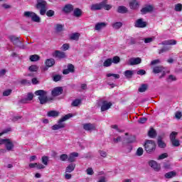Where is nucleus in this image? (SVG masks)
<instances>
[{
  "label": "nucleus",
  "mask_w": 182,
  "mask_h": 182,
  "mask_svg": "<svg viewBox=\"0 0 182 182\" xmlns=\"http://www.w3.org/2000/svg\"><path fill=\"white\" fill-rule=\"evenodd\" d=\"M35 95L38 96V100L40 101V105H46L49 102L48 98V92L45 90H40L35 92Z\"/></svg>",
  "instance_id": "f257e3e1"
},
{
  "label": "nucleus",
  "mask_w": 182,
  "mask_h": 182,
  "mask_svg": "<svg viewBox=\"0 0 182 182\" xmlns=\"http://www.w3.org/2000/svg\"><path fill=\"white\" fill-rule=\"evenodd\" d=\"M35 7L36 9L40 10L41 15H45L46 11H48V2L45 0H36Z\"/></svg>",
  "instance_id": "f03ea898"
},
{
  "label": "nucleus",
  "mask_w": 182,
  "mask_h": 182,
  "mask_svg": "<svg viewBox=\"0 0 182 182\" xmlns=\"http://www.w3.org/2000/svg\"><path fill=\"white\" fill-rule=\"evenodd\" d=\"M72 116H73L72 114H65L58 121V124H55L51 127L52 130H59L60 129H64V127H65V124L63 123V122H66V120H69V119H70Z\"/></svg>",
  "instance_id": "7ed1b4c3"
},
{
  "label": "nucleus",
  "mask_w": 182,
  "mask_h": 182,
  "mask_svg": "<svg viewBox=\"0 0 182 182\" xmlns=\"http://www.w3.org/2000/svg\"><path fill=\"white\" fill-rule=\"evenodd\" d=\"M9 39L16 48H18L19 49H25V46L22 43V41L19 39V37L10 36Z\"/></svg>",
  "instance_id": "20e7f679"
},
{
  "label": "nucleus",
  "mask_w": 182,
  "mask_h": 182,
  "mask_svg": "<svg viewBox=\"0 0 182 182\" xmlns=\"http://www.w3.org/2000/svg\"><path fill=\"white\" fill-rule=\"evenodd\" d=\"M146 153L151 154L156 151V142L153 140H146L144 144Z\"/></svg>",
  "instance_id": "39448f33"
},
{
  "label": "nucleus",
  "mask_w": 182,
  "mask_h": 182,
  "mask_svg": "<svg viewBox=\"0 0 182 182\" xmlns=\"http://www.w3.org/2000/svg\"><path fill=\"white\" fill-rule=\"evenodd\" d=\"M23 15H24L25 18H31V21H33V22H37V23L41 22V17H39V16H38L34 12L25 11Z\"/></svg>",
  "instance_id": "423d86ee"
},
{
  "label": "nucleus",
  "mask_w": 182,
  "mask_h": 182,
  "mask_svg": "<svg viewBox=\"0 0 182 182\" xmlns=\"http://www.w3.org/2000/svg\"><path fill=\"white\" fill-rule=\"evenodd\" d=\"M98 106L101 107V112H106V110H109V109L112 107V102H109L107 100H100L98 102Z\"/></svg>",
  "instance_id": "0eeeda50"
},
{
  "label": "nucleus",
  "mask_w": 182,
  "mask_h": 182,
  "mask_svg": "<svg viewBox=\"0 0 182 182\" xmlns=\"http://www.w3.org/2000/svg\"><path fill=\"white\" fill-rule=\"evenodd\" d=\"M153 73L155 74L157 73H162L161 76H159V79H162V77H164L166 76V70L163 66H156L153 68Z\"/></svg>",
  "instance_id": "6e6552de"
},
{
  "label": "nucleus",
  "mask_w": 182,
  "mask_h": 182,
  "mask_svg": "<svg viewBox=\"0 0 182 182\" xmlns=\"http://www.w3.org/2000/svg\"><path fill=\"white\" fill-rule=\"evenodd\" d=\"M141 63V58H132L128 60L127 65L129 66H134V65H140Z\"/></svg>",
  "instance_id": "1a4fd4ad"
},
{
  "label": "nucleus",
  "mask_w": 182,
  "mask_h": 182,
  "mask_svg": "<svg viewBox=\"0 0 182 182\" xmlns=\"http://www.w3.org/2000/svg\"><path fill=\"white\" fill-rule=\"evenodd\" d=\"M82 128L86 132H93L96 130V125L95 124L87 123L82 125Z\"/></svg>",
  "instance_id": "9d476101"
},
{
  "label": "nucleus",
  "mask_w": 182,
  "mask_h": 182,
  "mask_svg": "<svg viewBox=\"0 0 182 182\" xmlns=\"http://www.w3.org/2000/svg\"><path fill=\"white\" fill-rule=\"evenodd\" d=\"M135 28H146L147 22L143 21V18L137 19L134 23Z\"/></svg>",
  "instance_id": "9b49d317"
},
{
  "label": "nucleus",
  "mask_w": 182,
  "mask_h": 182,
  "mask_svg": "<svg viewBox=\"0 0 182 182\" xmlns=\"http://www.w3.org/2000/svg\"><path fill=\"white\" fill-rule=\"evenodd\" d=\"M69 73H75V65L70 63L67 65V69L63 71V75H69Z\"/></svg>",
  "instance_id": "f8f14e48"
},
{
  "label": "nucleus",
  "mask_w": 182,
  "mask_h": 182,
  "mask_svg": "<svg viewBox=\"0 0 182 182\" xmlns=\"http://www.w3.org/2000/svg\"><path fill=\"white\" fill-rule=\"evenodd\" d=\"M149 164L154 171H160V169L161 168L160 164H159L156 161H150Z\"/></svg>",
  "instance_id": "ddd939ff"
},
{
  "label": "nucleus",
  "mask_w": 182,
  "mask_h": 182,
  "mask_svg": "<svg viewBox=\"0 0 182 182\" xmlns=\"http://www.w3.org/2000/svg\"><path fill=\"white\" fill-rule=\"evenodd\" d=\"M5 147L7 151H14V147H15V146L14 145L12 140L8 139L6 142Z\"/></svg>",
  "instance_id": "4468645a"
},
{
  "label": "nucleus",
  "mask_w": 182,
  "mask_h": 182,
  "mask_svg": "<svg viewBox=\"0 0 182 182\" xmlns=\"http://www.w3.org/2000/svg\"><path fill=\"white\" fill-rule=\"evenodd\" d=\"M90 11H100L101 9H103V3L100 2L99 4H92L90 7Z\"/></svg>",
  "instance_id": "2eb2a0df"
},
{
  "label": "nucleus",
  "mask_w": 182,
  "mask_h": 182,
  "mask_svg": "<svg viewBox=\"0 0 182 182\" xmlns=\"http://www.w3.org/2000/svg\"><path fill=\"white\" fill-rule=\"evenodd\" d=\"M63 92V89L62 88V87H56L52 90L51 95L52 96L56 97L62 95Z\"/></svg>",
  "instance_id": "dca6fc26"
},
{
  "label": "nucleus",
  "mask_w": 182,
  "mask_h": 182,
  "mask_svg": "<svg viewBox=\"0 0 182 182\" xmlns=\"http://www.w3.org/2000/svg\"><path fill=\"white\" fill-rule=\"evenodd\" d=\"M53 56L57 59H65V58H66V54L65 53V52L55 50L53 53Z\"/></svg>",
  "instance_id": "f3484780"
},
{
  "label": "nucleus",
  "mask_w": 182,
  "mask_h": 182,
  "mask_svg": "<svg viewBox=\"0 0 182 182\" xmlns=\"http://www.w3.org/2000/svg\"><path fill=\"white\" fill-rule=\"evenodd\" d=\"M74 8L72 4H66L63 9V12L64 14H70V12H73Z\"/></svg>",
  "instance_id": "a211bd4d"
},
{
  "label": "nucleus",
  "mask_w": 182,
  "mask_h": 182,
  "mask_svg": "<svg viewBox=\"0 0 182 182\" xmlns=\"http://www.w3.org/2000/svg\"><path fill=\"white\" fill-rule=\"evenodd\" d=\"M159 45H163L164 46H167L168 45L173 46V45H177V41L174 39L171 40H166L162 41Z\"/></svg>",
  "instance_id": "6ab92c4d"
},
{
  "label": "nucleus",
  "mask_w": 182,
  "mask_h": 182,
  "mask_svg": "<svg viewBox=\"0 0 182 182\" xmlns=\"http://www.w3.org/2000/svg\"><path fill=\"white\" fill-rule=\"evenodd\" d=\"M73 15L75 18H80V16H82V15H83V11H82V9H80L79 8H75V9H73Z\"/></svg>",
  "instance_id": "aec40b11"
},
{
  "label": "nucleus",
  "mask_w": 182,
  "mask_h": 182,
  "mask_svg": "<svg viewBox=\"0 0 182 182\" xmlns=\"http://www.w3.org/2000/svg\"><path fill=\"white\" fill-rule=\"evenodd\" d=\"M75 157H79V153L73 152L70 154L68 160L70 161V163H73V161H76Z\"/></svg>",
  "instance_id": "412c9836"
},
{
  "label": "nucleus",
  "mask_w": 182,
  "mask_h": 182,
  "mask_svg": "<svg viewBox=\"0 0 182 182\" xmlns=\"http://www.w3.org/2000/svg\"><path fill=\"white\" fill-rule=\"evenodd\" d=\"M106 26H107V23H105V22L97 23L95 26V31H101V29L106 28Z\"/></svg>",
  "instance_id": "4be33fe9"
},
{
  "label": "nucleus",
  "mask_w": 182,
  "mask_h": 182,
  "mask_svg": "<svg viewBox=\"0 0 182 182\" xmlns=\"http://www.w3.org/2000/svg\"><path fill=\"white\" fill-rule=\"evenodd\" d=\"M141 12L142 15H146V14H149V12H153V7L152 6H146L141 9Z\"/></svg>",
  "instance_id": "5701e85b"
},
{
  "label": "nucleus",
  "mask_w": 182,
  "mask_h": 182,
  "mask_svg": "<svg viewBox=\"0 0 182 182\" xmlns=\"http://www.w3.org/2000/svg\"><path fill=\"white\" fill-rule=\"evenodd\" d=\"M157 144L158 147H160V149H165V147L167 146V144H166L161 139V136L158 137Z\"/></svg>",
  "instance_id": "b1692460"
},
{
  "label": "nucleus",
  "mask_w": 182,
  "mask_h": 182,
  "mask_svg": "<svg viewBox=\"0 0 182 182\" xmlns=\"http://www.w3.org/2000/svg\"><path fill=\"white\" fill-rule=\"evenodd\" d=\"M124 75L125 77H127V79H132V77H133V75H134V71L127 70L124 71Z\"/></svg>",
  "instance_id": "393cba45"
},
{
  "label": "nucleus",
  "mask_w": 182,
  "mask_h": 182,
  "mask_svg": "<svg viewBox=\"0 0 182 182\" xmlns=\"http://www.w3.org/2000/svg\"><path fill=\"white\" fill-rule=\"evenodd\" d=\"M138 7H139V3H137V1L132 0L129 1L130 9H137Z\"/></svg>",
  "instance_id": "a878e982"
},
{
  "label": "nucleus",
  "mask_w": 182,
  "mask_h": 182,
  "mask_svg": "<svg viewBox=\"0 0 182 182\" xmlns=\"http://www.w3.org/2000/svg\"><path fill=\"white\" fill-rule=\"evenodd\" d=\"M63 28H65L63 24H56L55 27L56 33H60V32H63Z\"/></svg>",
  "instance_id": "bb28decb"
},
{
  "label": "nucleus",
  "mask_w": 182,
  "mask_h": 182,
  "mask_svg": "<svg viewBox=\"0 0 182 182\" xmlns=\"http://www.w3.org/2000/svg\"><path fill=\"white\" fill-rule=\"evenodd\" d=\"M75 167H76V164H69L65 168V173H72V171L75 170Z\"/></svg>",
  "instance_id": "cd10ccee"
},
{
  "label": "nucleus",
  "mask_w": 182,
  "mask_h": 182,
  "mask_svg": "<svg viewBox=\"0 0 182 182\" xmlns=\"http://www.w3.org/2000/svg\"><path fill=\"white\" fill-rule=\"evenodd\" d=\"M128 9L124 6H119L117 9L118 14H127Z\"/></svg>",
  "instance_id": "c85d7f7f"
},
{
  "label": "nucleus",
  "mask_w": 182,
  "mask_h": 182,
  "mask_svg": "<svg viewBox=\"0 0 182 182\" xmlns=\"http://www.w3.org/2000/svg\"><path fill=\"white\" fill-rule=\"evenodd\" d=\"M46 65L47 68H52L55 65V59L49 58L46 60Z\"/></svg>",
  "instance_id": "c756f323"
},
{
  "label": "nucleus",
  "mask_w": 182,
  "mask_h": 182,
  "mask_svg": "<svg viewBox=\"0 0 182 182\" xmlns=\"http://www.w3.org/2000/svg\"><path fill=\"white\" fill-rule=\"evenodd\" d=\"M148 136L151 137V139H155V137L157 136V132H156L154 129L151 128V129L148 132Z\"/></svg>",
  "instance_id": "7c9ffc66"
},
{
  "label": "nucleus",
  "mask_w": 182,
  "mask_h": 182,
  "mask_svg": "<svg viewBox=\"0 0 182 182\" xmlns=\"http://www.w3.org/2000/svg\"><path fill=\"white\" fill-rule=\"evenodd\" d=\"M47 116L48 117H58L59 116V112L55 110L50 111L48 112Z\"/></svg>",
  "instance_id": "2f4dec72"
},
{
  "label": "nucleus",
  "mask_w": 182,
  "mask_h": 182,
  "mask_svg": "<svg viewBox=\"0 0 182 182\" xmlns=\"http://www.w3.org/2000/svg\"><path fill=\"white\" fill-rule=\"evenodd\" d=\"M171 50V47L169 46H164L162 48L159 50V54L161 55V53H165L166 52H168V50Z\"/></svg>",
  "instance_id": "473e14b6"
},
{
  "label": "nucleus",
  "mask_w": 182,
  "mask_h": 182,
  "mask_svg": "<svg viewBox=\"0 0 182 182\" xmlns=\"http://www.w3.org/2000/svg\"><path fill=\"white\" fill-rule=\"evenodd\" d=\"M177 173L175 171H170L165 174V178H173V177H176Z\"/></svg>",
  "instance_id": "72a5a7b5"
},
{
  "label": "nucleus",
  "mask_w": 182,
  "mask_h": 182,
  "mask_svg": "<svg viewBox=\"0 0 182 182\" xmlns=\"http://www.w3.org/2000/svg\"><path fill=\"white\" fill-rule=\"evenodd\" d=\"M149 87V85L147 84H142L139 88V92L140 93H143L144 92H146V90H147V88Z\"/></svg>",
  "instance_id": "f704fd0d"
},
{
  "label": "nucleus",
  "mask_w": 182,
  "mask_h": 182,
  "mask_svg": "<svg viewBox=\"0 0 182 182\" xmlns=\"http://www.w3.org/2000/svg\"><path fill=\"white\" fill-rule=\"evenodd\" d=\"M112 26L114 29H120L123 26V23L122 22H115L112 24Z\"/></svg>",
  "instance_id": "c9c22d12"
},
{
  "label": "nucleus",
  "mask_w": 182,
  "mask_h": 182,
  "mask_svg": "<svg viewBox=\"0 0 182 182\" xmlns=\"http://www.w3.org/2000/svg\"><path fill=\"white\" fill-rule=\"evenodd\" d=\"M29 59H30L31 62H38V60H39V59H41V57H39L36 54H34V55H30Z\"/></svg>",
  "instance_id": "e433bc0d"
},
{
  "label": "nucleus",
  "mask_w": 182,
  "mask_h": 182,
  "mask_svg": "<svg viewBox=\"0 0 182 182\" xmlns=\"http://www.w3.org/2000/svg\"><path fill=\"white\" fill-rule=\"evenodd\" d=\"M79 36H80V34L79 33H74L71 34L70 38L71 39V41H79Z\"/></svg>",
  "instance_id": "4c0bfd02"
},
{
  "label": "nucleus",
  "mask_w": 182,
  "mask_h": 182,
  "mask_svg": "<svg viewBox=\"0 0 182 182\" xmlns=\"http://www.w3.org/2000/svg\"><path fill=\"white\" fill-rule=\"evenodd\" d=\"M176 80H177V77H176V76L173 75H168V79H166V82L168 83H171V82H176Z\"/></svg>",
  "instance_id": "58836bf2"
},
{
  "label": "nucleus",
  "mask_w": 182,
  "mask_h": 182,
  "mask_svg": "<svg viewBox=\"0 0 182 182\" xmlns=\"http://www.w3.org/2000/svg\"><path fill=\"white\" fill-rule=\"evenodd\" d=\"M112 58H108L107 60H105L104 63H103V66L105 68H109V66H112Z\"/></svg>",
  "instance_id": "ea45409f"
},
{
  "label": "nucleus",
  "mask_w": 182,
  "mask_h": 182,
  "mask_svg": "<svg viewBox=\"0 0 182 182\" xmlns=\"http://www.w3.org/2000/svg\"><path fill=\"white\" fill-rule=\"evenodd\" d=\"M102 4H103L102 8H104L105 11H110V9L112 8V5L106 4V1H102Z\"/></svg>",
  "instance_id": "a19ab883"
},
{
  "label": "nucleus",
  "mask_w": 182,
  "mask_h": 182,
  "mask_svg": "<svg viewBox=\"0 0 182 182\" xmlns=\"http://www.w3.org/2000/svg\"><path fill=\"white\" fill-rule=\"evenodd\" d=\"M154 39H156V37H149V38H144L143 41L144 43H151V42H153Z\"/></svg>",
  "instance_id": "79ce46f5"
},
{
  "label": "nucleus",
  "mask_w": 182,
  "mask_h": 182,
  "mask_svg": "<svg viewBox=\"0 0 182 182\" xmlns=\"http://www.w3.org/2000/svg\"><path fill=\"white\" fill-rule=\"evenodd\" d=\"M174 11H176V12H181L182 11V4H176Z\"/></svg>",
  "instance_id": "37998d69"
},
{
  "label": "nucleus",
  "mask_w": 182,
  "mask_h": 182,
  "mask_svg": "<svg viewBox=\"0 0 182 182\" xmlns=\"http://www.w3.org/2000/svg\"><path fill=\"white\" fill-rule=\"evenodd\" d=\"M53 82H59L62 80V75H55L53 76Z\"/></svg>",
  "instance_id": "c03bdc74"
},
{
  "label": "nucleus",
  "mask_w": 182,
  "mask_h": 182,
  "mask_svg": "<svg viewBox=\"0 0 182 182\" xmlns=\"http://www.w3.org/2000/svg\"><path fill=\"white\" fill-rule=\"evenodd\" d=\"M120 62V57L119 56H114L112 59V63H114L115 65H117Z\"/></svg>",
  "instance_id": "a18cd8bd"
},
{
  "label": "nucleus",
  "mask_w": 182,
  "mask_h": 182,
  "mask_svg": "<svg viewBox=\"0 0 182 182\" xmlns=\"http://www.w3.org/2000/svg\"><path fill=\"white\" fill-rule=\"evenodd\" d=\"M171 142L173 147H178V146H180V141L178 139H173V141H171Z\"/></svg>",
  "instance_id": "49530a36"
},
{
  "label": "nucleus",
  "mask_w": 182,
  "mask_h": 182,
  "mask_svg": "<svg viewBox=\"0 0 182 182\" xmlns=\"http://www.w3.org/2000/svg\"><path fill=\"white\" fill-rule=\"evenodd\" d=\"M178 133L176 132H172L169 136L171 141L176 140V136H177Z\"/></svg>",
  "instance_id": "de8ad7c7"
},
{
  "label": "nucleus",
  "mask_w": 182,
  "mask_h": 182,
  "mask_svg": "<svg viewBox=\"0 0 182 182\" xmlns=\"http://www.w3.org/2000/svg\"><path fill=\"white\" fill-rule=\"evenodd\" d=\"M80 103H82V101L80 100H75L72 102V106H73V107H76L80 105Z\"/></svg>",
  "instance_id": "09e8293b"
},
{
  "label": "nucleus",
  "mask_w": 182,
  "mask_h": 182,
  "mask_svg": "<svg viewBox=\"0 0 182 182\" xmlns=\"http://www.w3.org/2000/svg\"><path fill=\"white\" fill-rule=\"evenodd\" d=\"M42 163L44 166H48V161H49V158L48 156H43L41 158Z\"/></svg>",
  "instance_id": "8fccbe9b"
},
{
  "label": "nucleus",
  "mask_w": 182,
  "mask_h": 182,
  "mask_svg": "<svg viewBox=\"0 0 182 182\" xmlns=\"http://www.w3.org/2000/svg\"><path fill=\"white\" fill-rule=\"evenodd\" d=\"M98 153L101 156V157H103L104 159H106V157H107V152H106V151L100 150Z\"/></svg>",
  "instance_id": "3c124183"
},
{
  "label": "nucleus",
  "mask_w": 182,
  "mask_h": 182,
  "mask_svg": "<svg viewBox=\"0 0 182 182\" xmlns=\"http://www.w3.org/2000/svg\"><path fill=\"white\" fill-rule=\"evenodd\" d=\"M111 76L114 77V79H120V75L119 74H112V73L107 74V77H111Z\"/></svg>",
  "instance_id": "603ef678"
},
{
  "label": "nucleus",
  "mask_w": 182,
  "mask_h": 182,
  "mask_svg": "<svg viewBox=\"0 0 182 182\" xmlns=\"http://www.w3.org/2000/svg\"><path fill=\"white\" fill-rule=\"evenodd\" d=\"M167 157H168V154L167 153H164L159 156L158 160H164V159H167Z\"/></svg>",
  "instance_id": "864d4df0"
},
{
  "label": "nucleus",
  "mask_w": 182,
  "mask_h": 182,
  "mask_svg": "<svg viewBox=\"0 0 182 182\" xmlns=\"http://www.w3.org/2000/svg\"><path fill=\"white\" fill-rule=\"evenodd\" d=\"M38 69V68L35 65H33L28 68V70H30V72H37Z\"/></svg>",
  "instance_id": "5fc2aeb1"
},
{
  "label": "nucleus",
  "mask_w": 182,
  "mask_h": 182,
  "mask_svg": "<svg viewBox=\"0 0 182 182\" xmlns=\"http://www.w3.org/2000/svg\"><path fill=\"white\" fill-rule=\"evenodd\" d=\"M68 159V154H63L60 156V159L61 160V161H66Z\"/></svg>",
  "instance_id": "6e6d98bb"
},
{
  "label": "nucleus",
  "mask_w": 182,
  "mask_h": 182,
  "mask_svg": "<svg viewBox=\"0 0 182 182\" xmlns=\"http://www.w3.org/2000/svg\"><path fill=\"white\" fill-rule=\"evenodd\" d=\"M46 14L47 16L52 17L55 15V11L48 10V11H46Z\"/></svg>",
  "instance_id": "4d7b16f0"
},
{
  "label": "nucleus",
  "mask_w": 182,
  "mask_h": 182,
  "mask_svg": "<svg viewBox=\"0 0 182 182\" xmlns=\"http://www.w3.org/2000/svg\"><path fill=\"white\" fill-rule=\"evenodd\" d=\"M86 173L87 174H88V176H93V174H95V172L93 171V168H87Z\"/></svg>",
  "instance_id": "13d9d810"
},
{
  "label": "nucleus",
  "mask_w": 182,
  "mask_h": 182,
  "mask_svg": "<svg viewBox=\"0 0 182 182\" xmlns=\"http://www.w3.org/2000/svg\"><path fill=\"white\" fill-rule=\"evenodd\" d=\"M146 122H147V118L146 117L140 118L138 120V123H139L140 124H144V123H146Z\"/></svg>",
  "instance_id": "bf43d9fd"
},
{
  "label": "nucleus",
  "mask_w": 182,
  "mask_h": 182,
  "mask_svg": "<svg viewBox=\"0 0 182 182\" xmlns=\"http://www.w3.org/2000/svg\"><path fill=\"white\" fill-rule=\"evenodd\" d=\"M143 148L139 147L136 150V156H143Z\"/></svg>",
  "instance_id": "052dcab7"
},
{
  "label": "nucleus",
  "mask_w": 182,
  "mask_h": 182,
  "mask_svg": "<svg viewBox=\"0 0 182 182\" xmlns=\"http://www.w3.org/2000/svg\"><path fill=\"white\" fill-rule=\"evenodd\" d=\"M136 141V136H129L127 140V143H134Z\"/></svg>",
  "instance_id": "680f3d73"
},
{
  "label": "nucleus",
  "mask_w": 182,
  "mask_h": 182,
  "mask_svg": "<svg viewBox=\"0 0 182 182\" xmlns=\"http://www.w3.org/2000/svg\"><path fill=\"white\" fill-rule=\"evenodd\" d=\"M164 168H166V170H170V168H171V164L164 163Z\"/></svg>",
  "instance_id": "e2e57ef3"
},
{
  "label": "nucleus",
  "mask_w": 182,
  "mask_h": 182,
  "mask_svg": "<svg viewBox=\"0 0 182 182\" xmlns=\"http://www.w3.org/2000/svg\"><path fill=\"white\" fill-rule=\"evenodd\" d=\"M11 93H12L11 90H6V91H4L3 92V96H9L11 95Z\"/></svg>",
  "instance_id": "0e129e2a"
},
{
  "label": "nucleus",
  "mask_w": 182,
  "mask_h": 182,
  "mask_svg": "<svg viewBox=\"0 0 182 182\" xmlns=\"http://www.w3.org/2000/svg\"><path fill=\"white\" fill-rule=\"evenodd\" d=\"M20 83L21 85H31V81H29L28 80H21Z\"/></svg>",
  "instance_id": "69168bd1"
},
{
  "label": "nucleus",
  "mask_w": 182,
  "mask_h": 182,
  "mask_svg": "<svg viewBox=\"0 0 182 182\" xmlns=\"http://www.w3.org/2000/svg\"><path fill=\"white\" fill-rule=\"evenodd\" d=\"M69 48H70L69 44L65 43V44L63 45V46L61 47V49L63 50H68V49H69Z\"/></svg>",
  "instance_id": "338daca9"
},
{
  "label": "nucleus",
  "mask_w": 182,
  "mask_h": 182,
  "mask_svg": "<svg viewBox=\"0 0 182 182\" xmlns=\"http://www.w3.org/2000/svg\"><path fill=\"white\" fill-rule=\"evenodd\" d=\"M119 141H122V136H117V138L113 139V142L117 144L119 143Z\"/></svg>",
  "instance_id": "774afa93"
}]
</instances>
